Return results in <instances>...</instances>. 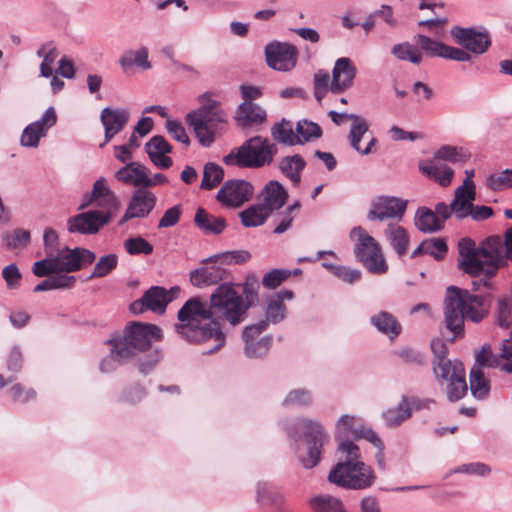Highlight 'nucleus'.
<instances>
[{"label": "nucleus", "mask_w": 512, "mask_h": 512, "mask_svg": "<svg viewBox=\"0 0 512 512\" xmlns=\"http://www.w3.org/2000/svg\"><path fill=\"white\" fill-rule=\"evenodd\" d=\"M271 135L279 143L294 146L298 145L300 140L293 130L292 122L282 119L271 127Z\"/></svg>", "instance_id": "41"}, {"label": "nucleus", "mask_w": 512, "mask_h": 512, "mask_svg": "<svg viewBox=\"0 0 512 512\" xmlns=\"http://www.w3.org/2000/svg\"><path fill=\"white\" fill-rule=\"evenodd\" d=\"M101 122L104 126V143L100 146L103 147L109 143L112 138L120 133L129 120V112L126 109H114L105 107L101 111Z\"/></svg>", "instance_id": "22"}, {"label": "nucleus", "mask_w": 512, "mask_h": 512, "mask_svg": "<svg viewBox=\"0 0 512 512\" xmlns=\"http://www.w3.org/2000/svg\"><path fill=\"white\" fill-rule=\"evenodd\" d=\"M119 64L123 71H128L134 65L143 70L150 69L151 63L148 60V49L146 47H141L136 51H125L119 59Z\"/></svg>", "instance_id": "39"}, {"label": "nucleus", "mask_w": 512, "mask_h": 512, "mask_svg": "<svg viewBox=\"0 0 512 512\" xmlns=\"http://www.w3.org/2000/svg\"><path fill=\"white\" fill-rule=\"evenodd\" d=\"M425 253L432 256L435 260H442L447 251L448 246L443 238H431L424 240Z\"/></svg>", "instance_id": "56"}, {"label": "nucleus", "mask_w": 512, "mask_h": 512, "mask_svg": "<svg viewBox=\"0 0 512 512\" xmlns=\"http://www.w3.org/2000/svg\"><path fill=\"white\" fill-rule=\"evenodd\" d=\"M266 119L265 109L254 102H242L238 105L234 114L237 127L242 129L260 126Z\"/></svg>", "instance_id": "23"}, {"label": "nucleus", "mask_w": 512, "mask_h": 512, "mask_svg": "<svg viewBox=\"0 0 512 512\" xmlns=\"http://www.w3.org/2000/svg\"><path fill=\"white\" fill-rule=\"evenodd\" d=\"M470 391L474 398L484 400L490 392V381L485 378L482 368L474 365L470 371Z\"/></svg>", "instance_id": "40"}, {"label": "nucleus", "mask_w": 512, "mask_h": 512, "mask_svg": "<svg viewBox=\"0 0 512 512\" xmlns=\"http://www.w3.org/2000/svg\"><path fill=\"white\" fill-rule=\"evenodd\" d=\"M408 201L394 196H378L370 203L367 212L369 221H384L388 219L402 220Z\"/></svg>", "instance_id": "11"}, {"label": "nucleus", "mask_w": 512, "mask_h": 512, "mask_svg": "<svg viewBox=\"0 0 512 512\" xmlns=\"http://www.w3.org/2000/svg\"><path fill=\"white\" fill-rule=\"evenodd\" d=\"M308 503L313 512H341L343 507L340 499L329 494L313 496Z\"/></svg>", "instance_id": "43"}, {"label": "nucleus", "mask_w": 512, "mask_h": 512, "mask_svg": "<svg viewBox=\"0 0 512 512\" xmlns=\"http://www.w3.org/2000/svg\"><path fill=\"white\" fill-rule=\"evenodd\" d=\"M216 263V262H213ZM228 272L221 265L212 264L190 272V282L198 288L217 284L227 278Z\"/></svg>", "instance_id": "26"}, {"label": "nucleus", "mask_w": 512, "mask_h": 512, "mask_svg": "<svg viewBox=\"0 0 512 512\" xmlns=\"http://www.w3.org/2000/svg\"><path fill=\"white\" fill-rule=\"evenodd\" d=\"M201 106L186 115V122L204 147H210L215 141V135L227 123V113L220 103L208 94L199 97Z\"/></svg>", "instance_id": "5"}, {"label": "nucleus", "mask_w": 512, "mask_h": 512, "mask_svg": "<svg viewBox=\"0 0 512 512\" xmlns=\"http://www.w3.org/2000/svg\"><path fill=\"white\" fill-rule=\"evenodd\" d=\"M363 426L362 420L356 415L343 414L335 424V437L341 442L357 440V435Z\"/></svg>", "instance_id": "30"}, {"label": "nucleus", "mask_w": 512, "mask_h": 512, "mask_svg": "<svg viewBox=\"0 0 512 512\" xmlns=\"http://www.w3.org/2000/svg\"><path fill=\"white\" fill-rule=\"evenodd\" d=\"M118 181L131 184L136 187H143L148 181V172L145 166L138 162H130L115 173Z\"/></svg>", "instance_id": "29"}, {"label": "nucleus", "mask_w": 512, "mask_h": 512, "mask_svg": "<svg viewBox=\"0 0 512 512\" xmlns=\"http://www.w3.org/2000/svg\"><path fill=\"white\" fill-rule=\"evenodd\" d=\"M297 426L303 431L304 441L307 445V455L299 459L306 469L315 467L321 460L322 447L328 442L329 436L323 425L312 419H299Z\"/></svg>", "instance_id": "10"}, {"label": "nucleus", "mask_w": 512, "mask_h": 512, "mask_svg": "<svg viewBox=\"0 0 512 512\" xmlns=\"http://www.w3.org/2000/svg\"><path fill=\"white\" fill-rule=\"evenodd\" d=\"M458 251L459 268L473 277L483 276L472 282L473 290L480 291L482 287L489 289V280L501 267L512 261V227L505 231L503 238L491 235L478 247L471 238H462L458 243Z\"/></svg>", "instance_id": "2"}, {"label": "nucleus", "mask_w": 512, "mask_h": 512, "mask_svg": "<svg viewBox=\"0 0 512 512\" xmlns=\"http://www.w3.org/2000/svg\"><path fill=\"white\" fill-rule=\"evenodd\" d=\"M243 304L248 311L256 302H258L259 280L256 275H248L241 284Z\"/></svg>", "instance_id": "46"}, {"label": "nucleus", "mask_w": 512, "mask_h": 512, "mask_svg": "<svg viewBox=\"0 0 512 512\" xmlns=\"http://www.w3.org/2000/svg\"><path fill=\"white\" fill-rule=\"evenodd\" d=\"M484 297L472 294L466 289L455 286L447 288L444 300L446 328L453 334L450 341L464 333V319L480 322L485 316Z\"/></svg>", "instance_id": "3"}, {"label": "nucleus", "mask_w": 512, "mask_h": 512, "mask_svg": "<svg viewBox=\"0 0 512 512\" xmlns=\"http://www.w3.org/2000/svg\"><path fill=\"white\" fill-rule=\"evenodd\" d=\"M267 329V321H259L246 326L242 337L245 342L244 353L248 358H260L265 356L272 345V336L266 335L259 338L260 334Z\"/></svg>", "instance_id": "16"}, {"label": "nucleus", "mask_w": 512, "mask_h": 512, "mask_svg": "<svg viewBox=\"0 0 512 512\" xmlns=\"http://www.w3.org/2000/svg\"><path fill=\"white\" fill-rule=\"evenodd\" d=\"M349 120H352L349 133V141L351 147L355 149L357 152H359L361 155L370 154L372 152V147L375 146L377 143L376 138H371V140L364 149H361L359 145L361 138L368 131V123L363 117L356 114H351L349 116Z\"/></svg>", "instance_id": "28"}, {"label": "nucleus", "mask_w": 512, "mask_h": 512, "mask_svg": "<svg viewBox=\"0 0 512 512\" xmlns=\"http://www.w3.org/2000/svg\"><path fill=\"white\" fill-rule=\"evenodd\" d=\"M450 35L468 53L483 54L491 45L489 33L486 29L479 30L474 27L453 26Z\"/></svg>", "instance_id": "12"}, {"label": "nucleus", "mask_w": 512, "mask_h": 512, "mask_svg": "<svg viewBox=\"0 0 512 512\" xmlns=\"http://www.w3.org/2000/svg\"><path fill=\"white\" fill-rule=\"evenodd\" d=\"M251 254L246 250L228 251L218 255L211 256L205 262H220V264H242L247 262Z\"/></svg>", "instance_id": "49"}, {"label": "nucleus", "mask_w": 512, "mask_h": 512, "mask_svg": "<svg viewBox=\"0 0 512 512\" xmlns=\"http://www.w3.org/2000/svg\"><path fill=\"white\" fill-rule=\"evenodd\" d=\"M486 186L492 191L512 188V169H505L486 178Z\"/></svg>", "instance_id": "51"}, {"label": "nucleus", "mask_w": 512, "mask_h": 512, "mask_svg": "<svg viewBox=\"0 0 512 512\" xmlns=\"http://www.w3.org/2000/svg\"><path fill=\"white\" fill-rule=\"evenodd\" d=\"M391 53L399 60L409 61L415 65L422 62L423 55L417 45L409 42L396 44L392 47Z\"/></svg>", "instance_id": "44"}, {"label": "nucleus", "mask_w": 512, "mask_h": 512, "mask_svg": "<svg viewBox=\"0 0 512 512\" xmlns=\"http://www.w3.org/2000/svg\"><path fill=\"white\" fill-rule=\"evenodd\" d=\"M468 158V155L463 151L462 148H457L451 145H443L434 152V159L445 160L451 163L464 162Z\"/></svg>", "instance_id": "50"}, {"label": "nucleus", "mask_w": 512, "mask_h": 512, "mask_svg": "<svg viewBox=\"0 0 512 512\" xmlns=\"http://www.w3.org/2000/svg\"><path fill=\"white\" fill-rule=\"evenodd\" d=\"M311 403V391L305 388L291 390L283 401V404L288 406H307Z\"/></svg>", "instance_id": "57"}, {"label": "nucleus", "mask_w": 512, "mask_h": 512, "mask_svg": "<svg viewBox=\"0 0 512 512\" xmlns=\"http://www.w3.org/2000/svg\"><path fill=\"white\" fill-rule=\"evenodd\" d=\"M54 259L59 273H71L93 263L95 254L85 248L69 249L68 247H63L56 253Z\"/></svg>", "instance_id": "18"}, {"label": "nucleus", "mask_w": 512, "mask_h": 512, "mask_svg": "<svg viewBox=\"0 0 512 512\" xmlns=\"http://www.w3.org/2000/svg\"><path fill=\"white\" fill-rule=\"evenodd\" d=\"M57 122L54 107L45 110L42 117L26 126L22 132L20 143L24 147L36 148L41 138L45 137L48 130Z\"/></svg>", "instance_id": "19"}, {"label": "nucleus", "mask_w": 512, "mask_h": 512, "mask_svg": "<svg viewBox=\"0 0 512 512\" xmlns=\"http://www.w3.org/2000/svg\"><path fill=\"white\" fill-rule=\"evenodd\" d=\"M498 324L504 328L512 325V299H502L498 302Z\"/></svg>", "instance_id": "64"}, {"label": "nucleus", "mask_w": 512, "mask_h": 512, "mask_svg": "<svg viewBox=\"0 0 512 512\" xmlns=\"http://www.w3.org/2000/svg\"><path fill=\"white\" fill-rule=\"evenodd\" d=\"M145 150L148 156L151 154H168L172 151V146L163 136L156 135L145 144Z\"/></svg>", "instance_id": "61"}, {"label": "nucleus", "mask_w": 512, "mask_h": 512, "mask_svg": "<svg viewBox=\"0 0 512 512\" xmlns=\"http://www.w3.org/2000/svg\"><path fill=\"white\" fill-rule=\"evenodd\" d=\"M434 374L438 380L447 383L446 392L450 402L462 399L468 390L465 378V369L458 360H441L434 362Z\"/></svg>", "instance_id": "9"}, {"label": "nucleus", "mask_w": 512, "mask_h": 512, "mask_svg": "<svg viewBox=\"0 0 512 512\" xmlns=\"http://www.w3.org/2000/svg\"><path fill=\"white\" fill-rule=\"evenodd\" d=\"M167 305L165 288L153 286L143 294L140 300L133 302L130 309L133 313H141L144 308L155 313H164Z\"/></svg>", "instance_id": "25"}, {"label": "nucleus", "mask_w": 512, "mask_h": 512, "mask_svg": "<svg viewBox=\"0 0 512 512\" xmlns=\"http://www.w3.org/2000/svg\"><path fill=\"white\" fill-rule=\"evenodd\" d=\"M411 417L408 397L403 395L395 408H389L382 412V418L388 427H397Z\"/></svg>", "instance_id": "38"}, {"label": "nucleus", "mask_w": 512, "mask_h": 512, "mask_svg": "<svg viewBox=\"0 0 512 512\" xmlns=\"http://www.w3.org/2000/svg\"><path fill=\"white\" fill-rule=\"evenodd\" d=\"M350 238L355 241V257L369 272L382 274L387 271L388 266L382 255L380 245L364 228L361 226L354 227L350 231Z\"/></svg>", "instance_id": "7"}, {"label": "nucleus", "mask_w": 512, "mask_h": 512, "mask_svg": "<svg viewBox=\"0 0 512 512\" xmlns=\"http://www.w3.org/2000/svg\"><path fill=\"white\" fill-rule=\"evenodd\" d=\"M117 263L118 259L115 254H109L101 257L96 263L91 277L100 278L106 276L109 272L116 268Z\"/></svg>", "instance_id": "59"}, {"label": "nucleus", "mask_w": 512, "mask_h": 512, "mask_svg": "<svg viewBox=\"0 0 512 512\" xmlns=\"http://www.w3.org/2000/svg\"><path fill=\"white\" fill-rule=\"evenodd\" d=\"M330 75L325 70H318L314 74V97L318 102H321L324 96L330 91L331 83Z\"/></svg>", "instance_id": "55"}, {"label": "nucleus", "mask_w": 512, "mask_h": 512, "mask_svg": "<svg viewBox=\"0 0 512 512\" xmlns=\"http://www.w3.org/2000/svg\"><path fill=\"white\" fill-rule=\"evenodd\" d=\"M277 154V147L267 138L254 136L232 149L223 157L227 166L239 168H261L270 165Z\"/></svg>", "instance_id": "6"}, {"label": "nucleus", "mask_w": 512, "mask_h": 512, "mask_svg": "<svg viewBox=\"0 0 512 512\" xmlns=\"http://www.w3.org/2000/svg\"><path fill=\"white\" fill-rule=\"evenodd\" d=\"M44 253L46 256L54 257L61 249L56 231L52 228L45 229L43 233Z\"/></svg>", "instance_id": "62"}, {"label": "nucleus", "mask_w": 512, "mask_h": 512, "mask_svg": "<svg viewBox=\"0 0 512 512\" xmlns=\"http://www.w3.org/2000/svg\"><path fill=\"white\" fill-rule=\"evenodd\" d=\"M384 233L397 255L404 256L409 246V235L406 229L397 223H389Z\"/></svg>", "instance_id": "34"}, {"label": "nucleus", "mask_w": 512, "mask_h": 512, "mask_svg": "<svg viewBox=\"0 0 512 512\" xmlns=\"http://www.w3.org/2000/svg\"><path fill=\"white\" fill-rule=\"evenodd\" d=\"M254 194L253 185L243 179L227 180L216 194L217 201L224 207L236 208L248 202Z\"/></svg>", "instance_id": "14"}, {"label": "nucleus", "mask_w": 512, "mask_h": 512, "mask_svg": "<svg viewBox=\"0 0 512 512\" xmlns=\"http://www.w3.org/2000/svg\"><path fill=\"white\" fill-rule=\"evenodd\" d=\"M247 315L243 298L232 283L220 284L210 296L209 305L199 297L190 298L177 314L175 330L192 344H210L204 354H212L226 342L220 318L232 326L242 323Z\"/></svg>", "instance_id": "1"}, {"label": "nucleus", "mask_w": 512, "mask_h": 512, "mask_svg": "<svg viewBox=\"0 0 512 512\" xmlns=\"http://www.w3.org/2000/svg\"><path fill=\"white\" fill-rule=\"evenodd\" d=\"M32 272L37 277H46L59 273L54 257L45 255V258L33 264Z\"/></svg>", "instance_id": "60"}, {"label": "nucleus", "mask_w": 512, "mask_h": 512, "mask_svg": "<svg viewBox=\"0 0 512 512\" xmlns=\"http://www.w3.org/2000/svg\"><path fill=\"white\" fill-rule=\"evenodd\" d=\"M306 166V162L302 156L295 154L285 156L279 161L280 171L291 180L294 186H298L301 181V172Z\"/></svg>", "instance_id": "36"}, {"label": "nucleus", "mask_w": 512, "mask_h": 512, "mask_svg": "<svg viewBox=\"0 0 512 512\" xmlns=\"http://www.w3.org/2000/svg\"><path fill=\"white\" fill-rule=\"evenodd\" d=\"M267 65L278 71H289L297 63V50L288 43L271 42L265 47Z\"/></svg>", "instance_id": "17"}, {"label": "nucleus", "mask_w": 512, "mask_h": 512, "mask_svg": "<svg viewBox=\"0 0 512 512\" xmlns=\"http://www.w3.org/2000/svg\"><path fill=\"white\" fill-rule=\"evenodd\" d=\"M182 215V208L180 205H175L167 209L163 216L160 218L157 228L164 229L170 228L178 224Z\"/></svg>", "instance_id": "63"}, {"label": "nucleus", "mask_w": 512, "mask_h": 512, "mask_svg": "<svg viewBox=\"0 0 512 512\" xmlns=\"http://www.w3.org/2000/svg\"><path fill=\"white\" fill-rule=\"evenodd\" d=\"M162 337L161 329L153 324H143L132 322L123 330L122 335L112 337L117 344L127 348L129 358L137 352L146 350L153 341L160 340Z\"/></svg>", "instance_id": "8"}, {"label": "nucleus", "mask_w": 512, "mask_h": 512, "mask_svg": "<svg viewBox=\"0 0 512 512\" xmlns=\"http://www.w3.org/2000/svg\"><path fill=\"white\" fill-rule=\"evenodd\" d=\"M370 324L389 339H395L402 331V326L396 317L387 311H380L370 317Z\"/></svg>", "instance_id": "31"}, {"label": "nucleus", "mask_w": 512, "mask_h": 512, "mask_svg": "<svg viewBox=\"0 0 512 512\" xmlns=\"http://www.w3.org/2000/svg\"><path fill=\"white\" fill-rule=\"evenodd\" d=\"M414 41L420 51L429 57H441L458 62H469L472 58L464 49L449 46L423 34H417Z\"/></svg>", "instance_id": "15"}, {"label": "nucleus", "mask_w": 512, "mask_h": 512, "mask_svg": "<svg viewBox=\"0 0 512 512\" xmlns=\"http://www.w3.org/2000/svg\"><path fill=\"white\" fill-rule=\"evenodd\" d=\"M511 357H503L502 352L500 355H496L492 352V349L489 345H484L482 349L476 354V366L482 368L483 366L487 367H501V359L509 360Z\"/></svg>", "instance_id": "52"}, {"label": "nucleus", "mask_w": 512, "mask_h": 512, "mask_svg": "<svg viewBox=\"0 0 512 512\" xmlns=\"http://www.w3.org/2000/svg\"><path fill=\"white\" fill-rule=\"evenodd\" d=\"M296 135L299 137V144H304L305 142H310L315 139H318L322 135L321 128L318 124L301 120L297 123L295 128Z\"/></svg>", "instance_id": "48"}, {"label": "nucleus", "mask_w": 512, "mask_h": 512, "mask_svg": "<svg viewBox=\"0 0 512 512\" xmlns=\"http://www.w3.org/2000/svg\"><path fill=\"white\" fill-rule=\"evenodd\" d=\"M112 217L111 211L89 210L70 217L67 220V228L70 233L96 234Z\"/></svg>", "instance_id": "13"}, {"label": "nucleus", "mask_w": 512, "mask_h": 512, "mask_svg": "<svg viewBox=\"0 0 512 512\" xmlns=\"http://www.w3.org/2000/svg\"><path fill=\"white\" fill-rule=\"evenodd\" d=\"M356 75L357 68L350 58H338L332 69L330 91L334 94H340L350 89L354 85Z\"/></svg>", "instance_id": "21"}, {"label": "nucleus", "mask_w": 512, "mask_h": 512, "mask_svg": "<svg viewBox=\"0 0 512 512\" xmlns=\"http://www.w3.org/2000/svg\"><path fill=\"white\" fill-rule=\"evenodd\" d=\"M414 224L423 233H434L443 229V220L427 207L417 209Z\"/></svg>", "instance_id": "35"}, {"label": "nucleus", "mask_w": 512, "mask_h": 512, "mask_svg": "<svg viewBox=\"0 0 512 512\" xmlns=\"http://www.w3.org/2000/svg\"><path fill=\"white\" fill-rule=\"evenodd\" d=\"M194 223L205 234L218 235L226 228V220L223 217L209 214L201 207L196 210Z\"/></svg>", "instance_id": "32"}, {"label": "nucleus", "mask_w": 512, "mask_h": 512, "mask_svg": "<svg viewBox=\"0 0 512 512\" xmlns=\"http://www.w3.org/2000/svg\"><path fill=\"white\" fill-rule=\"evenodd\" d=\"M124 248L130 255H149L153 252V246L143 237H130L124 241Z\"/></svg>", "instance_id": "54"}, {"label": "nucleus", "mask_w": 512, "mask_h": 512, "mask_svg": "<svg viewBox=\"0 0 512 512\" xmlns=\"http://www.w3.org/2000/svg\"><path fill=\"white\" fill-rule=\"evenodd\" d=\"M265 317L264 321H267V325L283 321L286 317V306L284 303H280L279 299L270 298L265 310Z\"/></svg>", "instance_id": "53"}, {"label": "nucleus", "mask_w": 512, "mask_h": 512, "mask_svg": "<svg viewBox=\"0 0 512 512\" xmlns=\"http://www.w3.org/2000/svg\"><path fill=\"white\" fill-rule=\"evenodd\" d=\"M224 177V170L216 163L209 162L204 166L201 188L211 190L216 187Z\"/></svg>", "instance_id": "47"}, {"label": "nucleus", "mask_w": 512, "mask_h": 512, "mask_svg": "<svg viewBox=\"0 0 512 512\" xmlns=\"http://www.w3.org/2000/svg\"><path fill=\"white\" fill-rule=\"evenodd\" d=\"M107 343L111 346L110 353L100 363V370L106 373L114 371L118 365L129 359L127 348L117 344L113 338L107 340Z\"/></svg>", "instance_id": "37"}, {"label": "nucleus", "mask_w": 512, "mask_h": 512, "mask_svg": "<svg viewBox=\"0 0 512 512\" xmlns=\"http://www.w3.org/2000/svg\"><path fill=\"white\" fill-rule=\"evenodd\" d=\"M91 198L97 200V206L112 214L120 207V202L114 192L109 188L105 178L101 177L93 184Z\"/></svg>", "instance_id": "27"}, {"label": "nucleus", "mask_w": 512, "mask_h": 512, "mask_svg": "<svg viewBox=\"0 0 512 512\" xmlns=\"http://www.w3.org/2000/svg\"><path fill=\"white\" fill-rule=\"evenodd\" d=\"M291 271L287 269H273L266 273L261 284L267 289H275L291 276Z\"/></svg>", "instance_id": "58"}, {"label": "nucleus", "mask_w": 512, "mask_h": 512, "mask_svg": "<svg viewBox=\"0 0 512 512\" xmlns=\"http://www.w3.org/2000/svg\"><path fill=\"white\" fill-rule=\"evenodd\" d=\"M339 451L346 455L344 462L338 463L329 473L328 480L338 486L363 490L371 487L376 476L372 468L360 461V449L352 441L339 443Z\"/></svg>", "instance_id": "4"}, {"label": "nucleus", "mask_w": 512, "mask_h": 512, "mask_svg": "<svg viewBox=\"0 0 512 512\" xmlns=\"http://www.w3.org/2000/svg\"><path fill=\"white\" fill-rule=\"evenodd\" d=\"M156 201L157 198L151 191L137 189L134 191L119 225H123L133 218H146L154 209Z\"/></svg>", "instance_id": "20"}, {"label": "nucleus", "mask_w": 512, "mask_h": 512, "mask_svg": "<svg viewBox=\"0 0 512 512\" xmlns=\"http://www.w3.org/2000/svg\"><path fill=\"white\" fill-rule=\"evenodd\" d=\"M59 53L56 47L50 44H44L37 51V56L42 57V63L40 65V76L49 78L53 75V65L56 61Z\"/></svg>", "instance_id": "45"}, {"label": "nucleus", "mask_w": 512, "mask_h": 512, "mask_svg": "<svg viewBox=\"0 0 512 512\" xmlns=\"http://www.w3.org/2000/svg\"><path fill=\"white\" fill-rule=\"evenodd\" d=\"M270 214L259 204L250 205L239 213L241 223L244 227H258L263 225Z\"/></svg>", "instance_id": "42"}, {"label": "nucleus", "mask_w": 512, "mask_h": 512, "mask_svg": "<svg viewBox=\"0 0 512 512\" xmlns=\"http://www.w3.org/2000/svg\"><path fill=\"white\" fill-rule=\"evenodd\" d=\"M419 169L444 187L451 183L454 175L452 168L435 160L421 162Z\"/></svg>", "instance_id": "33"}, {"label": "nucleus", "mask_w": 512, "mask_h": 512, "mask_svg": "<svg viewBox=\"0 0 512 512\" xmlns=\"http://www.w3.org/2000/svg\"><path fill=\"white\" fill-rule=\"evenodd\" d=\"M259 198V204L271 215L284 206L288 192L280 182L271 180L263 187Z\"/></svg>", "instance_id": "24"}]
</instances>
